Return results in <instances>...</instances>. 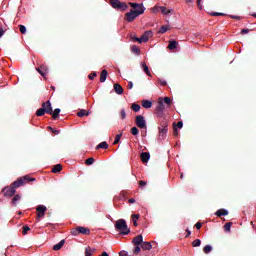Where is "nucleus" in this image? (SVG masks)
<instances>
[{"label":"nucleus","instance_id":"e433bc0d","mask_svg":"<svg viewBox=\"0 0 256 256\" xmlns=\"http://www.w3.org/2000/svg\"><path fill=\"white\" fill-rule=\"evenodd\" d=\"M28 231H30V228L28 226H23L22 227V235L28 234Z\"/></svg>","mask_w":256,"mask_h":256},{"label":"nucleus","instance_id":"8fccbe9b","mask_svg":"<svg viewBox=\"0 0 256 256\" xmlns=\"http://www.w3.org/2000/svg\"><path fill=\"white\" fill-rule=\"evenodd\" d=\"M88 77H89V79L93 80V79H95V77H97V73L93 72Z\"/></svg>","mask_w":256,"mask_h":256},{"label":"nucleus","instance_id":"58836bf2","mask_svg":"<svg viewBox=\"0 0 256 256\" xmlns=\"http://www.w3.org/2000/svg\"><path fill=\"white\" fill-rule=\"evenodd\" d=\"M141 249L143 248L139 247V245L135 246V249L133 250V254L135 255L139 254L141 252Z\"/></svg>","mask_w":256,"mask_h":256},{"label":"nucleus","instance_id":"6e6552de","mask_svg":"<svg viewBox=\"0 0 256 256\" xmlns=\"http://www.w3.org/2000/svg\"><path fill=\"white\" fill-rule=\"evenodd\" d=\"M136 125L140 129H147V121H145V117L142 115L136 116Z\"/></svg>","mask_w":256,"mask_h":256},{"label":"nucleus","instance_id":"72a5a7b5","mask_svg":"<svg viewBox=\"0 0 256 256\" xmlns=\"http://www.w3.org/2000/svg\"><path fill=\"white\" fill-rule=\"evenodd\" d=\"M231 222L225 223V225L223 226V229L225 230V232H229L231 230Z\"/></svg>","mask_w":256,"mask_h":256},{"label":"nucleus","instance_id":"6e6d98bb","mask_svg":"<svg viewBox=\"0 0 256 256\" xmlns=\"http://www.w3.org/2000/svg\"><path fill=\"white\" fill-rule=\"evenodd\" d=\"M247 33H249V29H242L241 31L242 35H246Z\"/></svg>","mask_w":256,"mask_h":256},{"label":"nucleus","instance_id":"f03ea898","mask_svg":"<svg viewBox=\"0 0 256 256\" xmlns=\"http://www.w3.org/2000/svg\"><path fill=\"white\" fill-rule=\"evenodd\" d=\"M29 181H35V179L29 178V176L19 178L12 183V186L3 188L2 193H16L15 189H17V187H21L25 185V183H29Z\"/></svg>","mask_w":256,"mask_h":256},{"label":"nucleus","instance_id":"b1692460","mask_svg":"<svg viewBox=\"0 0 256 256\" xmlns=\"http://www.w3.org/2000/svg\"><path fill=\"white\" fill-rule=\"evenodd\" d=\"M63 245H64V240H60V242H58V244H55L54 246H52V250L59 251Z\"/></svg>","mask_w":256,"mask_h":256},{"label":"nucleus","instance_id":"ea45409f","mask_svg":"<svg viewBox=\"0 0 256 256\" xmlns=\"http://www.w3.org/2000/svg\"><path fill=\"white\" fill-rule=\"evenodd\" d=\"M159 11H161V6H155L152 8V13L157 14Z\"/></svg>","mask_w":256,"mask_h":256},{"label":"nucleus","instance_id":"cd10ccee","mask_svg":"<svg viewBox=\"0 0 256 256\" xmlns=\"http://www.w3.org/2000/svg\"><path fill=\"white\" fill-rule=\"evenodd\" d=\"M59 113H61V109L56 108L54 111L52 110V117L53 119H57L59 117Z\"/></svg>","mask_w":256,"mask_h":256},{"label":"nucleus","instance_id":"5701e85b","mask_svg":"<svg viewBox=\"0 0 256 256\" xmlns=\"http://www.w3.org/2000/svg\"><path fill=\"white\" fill-rule=\"evenodd\" d=\"M141 67H142L144 73H146V75H148V77H151V72H149V66H147V64L145 62L141 63Z\"/></svg>","mask_w":256,"mask_h":256},{"label":"nucleus","instance_id":"dca6fc26","mask_svg":"<svg viewBox=\"0 0 256 256\" xmlns=\"http://www.w3.org/2000/svg\"><path fill=\"white\" fill-rule=\"evenodd\" d=\"M97 252V249L91 248V247H86L84 248V256H93Z\"/></svg>","mask_w":256,"mask_h":256},{"label":"nucleus","instance_id":"338daca9","mask_svg":"<svg viewBox=\"0 0 256 256\" xmlns=\"http://www.w3.org/2000/svg\"><path fill=\"white\" fill-rule=\"evenodd\" d=\"M231 19H239V16H230Z\"/></svg>","mask_w":256,"mask_h":256},{"label":"nucleus","instance_id":"c03bdc74","mask_svg":"<svg viewBox=\"0 0 256 256\" xmlns=\"http://www.w3.org/2000/svg\"><path fill=\"white\" fill-rule=\"evenodd\" d=\"M211 15H212V17H219V16H222V15H225V14L219 13V12H212Z\"/></svg>","mask_w":256,"mask_h":256},{"label":"nucleus","instance_id":"864d4df0","mask_svg":"<svg viewBox=\"0 0 256 256\" xmlns=\"http://www.w3.org/2000/svg\"><path fill=\"white\" fill-rule=\"evenodd\" d=\"M159 83L160 85H167V81H165L164 79H159Z\"/></svg>","mask_w":256,"mask_h":256},{"label":"nucleus","instance_id":"4be33fe9","mask_svg":"<svg viewBox=\"0 0 256 256\" xmlns=\"http://www.w3.org/2000/svg\"><path fill=\"white\" fill-rule=\"evenodd\" d=\"M114 91L117 95H123V87L119 84H114Z\"/></svg>","mask_w":256,"mask_h":256},{"label":"nucleus","instance_id":"0e129e2a","mask_svg":"<svg viewBox=\"0 0 256 256\" xmlns=\"http://www.w3.org/2000/svg\"><path fill=\"white\" fill-rule=\"evenodd\" d=\"M133 225H134L135 227H137V226H138V224H137V220H133Z\"/></svg>","mask_w":256,"mask_h":256},{"label":"nucleus","instance_id":"052dcab7","mask_svg":"<svg viewBox=\"0 0 256 256\" xmlns=\"http://www.w3.org/2000/svg\"><path fill=\"white\" fill-rule=\"evenodd\" d=\"M3 35H5V30L0 29V38L3 37Z\"/></svg>","mask_w":256,"mask_h":256},{"label":"nucleus","instance_id":"393cba45","mask_svg":"<svg viewBox=\"0 0 256 256\" xmlns=\"http://www.w3.org/2000/svg\"><path fill=\"white\" fill-rule=\"evenodd\" d=\"M63 169V166L61 164H57L52 168V173H60V171Z\"/></svg>","mask_w":256,"mask_h":256},{"label":"nucleus","instance_id":"9d476101","mask_svg":"<svg viewBox=\"0 0 256 256\" xmlns=\"http://www.w3.org/2000/svg\"><path fill=\"white\" fill-rule=\"evenodd\" d=\"M46 212V206L38 205L36 206V221H40L44 217V213Z\"/></svg>","mask_w":256,"mask_h":256},{"label":"nucleus","instance_id":"aec40b11","mask_svg":"<svg viewBox=\"0 0 256 256\" xmlns=\"http://www.w3.org/2000/svg\"><path fill=\"white\" fill-rule=\"evenodd\" d=\"M107 75H108L107 70H102L100 74V83H105V81H107Z\"/></svg>","mask_w":256,"mask_h":256},{"label":"nucleus","instance_id":"f704fd0d","mask_svg":"<svg viewBox=\"0 0 256 256\" xmlns=\"http://www.w3.org/2000/svg\"><path fill=\"white\" fill-rule=\"evenodd\" d=\"M168 30H169V28H167V26H162L160 28V30L158 31V33H160V34L167 33Z\"/></svg>","mask_w":256,"mask_h":256},{"label":"nucleus","instance_id":"4d7b16f0","mask_svg":"<svg viewBox=\"0 0 256 256\" xmlns=\"http://www.w3.org/2000/svg\"><path fill=\"white\" fill-rule=\"evenodd\" d=\"M139 185H140V187H145V185H147V182H145V181H140V182H139Z\"/></svg>","mask_w":256,"mask_h":256},{"label":"nucleus","instance_id":"f3484780","mask_svg":"<svg viewBox=\"0 0 256 256\" xmlns=\"http://www.w3.org/2000/svg\"><path fill=\"white\" fill-rule=\"evenodd\" d=\"M139 247L143 249V251H150L153 248L150 242H143L139 244Z\"/></svg>","mask_w":256,"mask_h":256},{"label":"nucleus","instance_id":"f257e3e1","mask_svg":"<svg viewBox=\"0 0 256 256\" xmlns=\"http://www.w3.org/2000/svg\"><path fill=\"white\" fill-rule=\"evenodd\" d=\"M129 5L132 9L125 14L124 19L127 23H133L137 17L145 13V6H143V4L133 2H129Z\"/></svg>","mask_w":256,"mask_h":256},{"label":"nucleus","instance_id":"79ce46f5","mask_svg":"<svg viewBox=\"0 0 256 256\" xmlns=\"http://www.w3.org/2000/svg\"><path fill=\"white\" fill-rule=\"evenodd\" d=\"M93 163H95V159L94 158H88L86 160V165H93Z\"/></svg>","mask_w":256,"mask_h":256},{"label":"nucleus","instance_id":"4c0bfd02","mask_svg":"<svg viewBox=\"0 0 256 256\" xmlns=\"http://www.w3.org/2000/svg\"><path fill=\"white\" fill-rule=\"evenodd\" d=\"M19 29H20V33H22L23 35H25V33H27V28L24 25H20Z\"/></svg>","mask_w":256,"mask_h":256},{"label":"nucleus","instance_id":"a878e982","mask_svg":"<svg viewBox=\"0 0 256 256\" xmlns=\"http://www.w3.org/2000/svg\"><path fill=\"white\" fill-rule=\"evenodd\" d=\"M96 149H109V144L107 142H101L100 144L97 145Z\"/></svg>","mask_w":256,"mask_h":256},{"label":"nucleus","instance_id":"680f3d73","mask_svg":"<svg viewBox=\"0 0 256 256\" xmlns=\"http://www.w3.org/2000/svg\"><path fill=\"white\" fill-rule=\"evenodd\" d=\"M187 235H185V238H189V236L191 235V231H189L188 229L186 230Z\"/></svg>","mask_w":256,"mask_h":256},{"label":"nucleus","instance_id":"0eeeda50","mask_svg":"<svg viewBox=\"0 0 256 256\" xmlns=\"http://www.w3.org/2000/svg\"><path fill=\"white\" fill-rule=\"evenodd\" d=\"M110 5L113 9H120L121 11H125L127 9V4L119 0H110Z\"/></svg>","mask_w":256,"mask_h":256},{"label":"nucleus","instance_id":"5fc2aeb1","mask_svg":"<svg viewBox=\"0 0 256 256\" xmlns=\"http://www.w3.org/2000/svg\"><path fill=\"white\" fill-rule=\"evenodd\" d=\"M177 128H178V129H183V122H181V121L178 122V123H177Z\"/></svg>","mask_w":256,"mask_h":256},{"label":"nucleus","instance_id":"473e14b6","mask_svg":"<svg viewBox=\"0 0 256 256\" xmlns=\"http://www.w3.org/2000/svg\"><path fill=\"white\" fill-rule=\"evenodd\" d=\"M78 117H85L87 115H89V112H87L86 110H80L78 113H77Z\"/></svg>","mask_w":256,"mask_h":256},{"label":"nucleus","instance_id":"a19ab883","mask_svg":"<svg viewBox=\"0 0 256 256\" xmlns=\"http://www.w3.org/2000/svg\"><path fill=\"white\" fill-rule=\"evenodd\" d=\"M132 135H139V129L137 127L131 128Z\"/></svg>","mask_w":256,"mask_h":256},{"label":"nucleus","instance_id":"c85d7f7f","mask_svg":"<svg viewBox=\"0 0 256 256\" xmlns=\"http://www.w3.org/2000/svg\"><path fill=\"white\" fill-rule=\"evenodd\" d=\"M46 110L44 108H39L37 111H36V115L37 117H43V115H45Z\"/></svg>","mask_w":256,"mask_h":256},{"label":"nucleus","instance_id":"09e8293b","mask_svg":"<svg viewBox=\"0 0 256 256\" xmlns=\"http://www.w3.org/2000/svg\"><path fill=\"white\" fill-rule=\"evenodd\" d=\"M132 218H133V221H137V220H139L140 215L139 214H133Z\"/></svg>","mask_w":256,"mask_h":256},{"label":"nucleus","instance_id":"a211bd4d","mask_svg":"<svg viewBox=\"0 0 256 256\" xmlns=\"http://www.w3.org/2000/svg\"><path fill=\"white\" fill-rule=\"evenodd\" d=\"M229 215V212L226 209H219L215 212V216L223 217Z\"/></svg>","mask_w":256,"mask_h":256},{"label":"nucleus","instance_id":"6ab92c4d","mask_svg":"<svg viewBox=\"0 0 256 256\" xmlns=\"http://www.w3.org/2000/svg\"><path fill=\"white\" fill-rule=\"evenodd\" d=\"M142 107H144V109H151V107H153V102L149 100H143Z\"/></svg>","mask_w":256,"mask_h":256},{"label":"nucleus","instance_id":"2f4dec72","mask_svg":"<svg viewBox=\"0 0 256 256\" xmlns=\"http://www.w3.org/2000/svg\"><path fill=\"white\" fill-rule=\"evenodd\" d=\"M191 245L193 247H200L201 246V240L200 239H195L193 240V242L191 243Z\"/></svg>","mask_w":256,"mask_h":256},{"label":"nucleus","instance_id":"ddd939ff","mask_svg":"<svg viewBox=\"0 0 256 256\" xmlns=\"http://www.w3.org/2000/svg\"><path fill=\"white\" fill-rule=\"evenodd\" d=\"M140 159L142 163H148L149 159H151V154H149V152H142L140 154Z\"/></svg>","mask_w":256,"mask_h":256},{"label":"nucleus","instance_id":"7c9ffc66","mask_svg":"<svg viewBox=\"0 0 256 256\" xmlns=\"http://www.w3.org/2000/svg\"><path fill=\"white\" fill-rule=\"evenodd\" d=\"M132 109L133 111H135V113H139V111H141V106L139 104H132Z\"/></svg>","mask_w":256,"mask_h":256},{"label":"nucleus","instance_id":"412c9836","mask_svg":"<svg viewBox=\"0 0 256 256\" xmlns=\"http://www.w3.org/2000/svg\"><path fill=\"white\" fill-rule=\"evenodd\" d=\"M160 11L162 15H170V13H173V9H167L165 6H161Z\"/></svg>","mask_w":256,"mask_h":256},{"label":"nucleus","instance_id":"bb28decb","mask_svg":"<svg viewBox=\"0 0 256 256\" xmlns=\"http://www.w3.org/2000/svg\"><path fill=\"white\" fill-rule=\"evenodd\" d=\"M177 45H178L177 41L172 40V41H170V43L168 45V49H170V50L177 49Z\"/></svg>","mask_w":256,"mask_h":256},{"label":"nucleus","instance_id":"c756f323","mask_svg":"<svg viewBox=\"0 0 256 256\" xmlns=\"http://www.w3.org/2000/svg\"><path fill=\"white\" fill-rule=\"evenodd\" d=\"M212 250L213 248L210 245H205V247H203V253L205 254L211 253Z\"/></svg>","mask_w":256,"mask_h":256},{"label":"nucleus","instance_id":"de8ad7c7","mask_svg":"<svg viewBox=\"0 0 256 256\" xmlns=\"http://www.w3.org/2000/svg\"><path fill=\"white\" fill-rule=\"evenodd\" d=\"M201 1L203 0H197L198 9H200V11L203 9V4H201Z\"/></svg>","mask_w":256,"mask_h":256},{"label":"nucleus","instance_id":"37998d69","mask_svg":"<svg viewBox=\"0 0 256 256\" xmlns=\"http://www.w3.org/2000/svg\"><path fill=\"white\" fill-rule=\"evenodd\" d=\"M121 119H125L127 117V113L125 112V109H122L120 112Z\"/></svg>","mask_w":256,"mask_h":256},{"label":"nucleus","instance_id":"39448f33","mask_svg":"<svg viewBox=\"0 0 256 256\" xmlns=\"http://www.w3.org/2000/svg\"><path fill=\"white\" fill-rule=\"evenodd\" d=\"M168 124H167V122H165V121H162L161 123H160V125L158 126V139H159V141H163V139H165V137H167V131H169L168 130Z\"/></svg>","mask_w":256,"mask_h":256},{"label":"nucleus","instance_id":"3c124183","mask_svg":"<svg viewBox=\"0 0 256 256\" xmlns=\"http://www.w3.org/2000/svg\"><path fill=\"white\" fill-rule=\"evenodd\" d=\"M202 227L201 222H197V224H195V228H197V230H200Z\"/></svg>","mask_w":256,"mask_h":256},{"label":"nucleus","instance_id":"20e7f679","mask_svg":"<svg viewBox=\"0 0 256 256\" xmlns=\"http://www.w3.org/2000/svg\"><path fill=\"white\" fill-rule=\"evenodd\" d=\"M70 235L76 237L79 235H91V230L89 228L83 227V226H78L76 228H72L70 230Z\"/></svg>","mask_w":256,"mask_h":256},{"label":"nucleus","instance_id":"69168bd1","mask_svg":"<svg viewBox=\"0 0 256 256\" xmlns=\"http://www.w3.org/2000/svg\"><path fill=\"white\" fill-rule=\"evenodd\" d=\"M101 256H109V254L107 252H103V254H101Z\"/></svg>","mask_w":256,"mask_h":256},{"label":"nucleus","instance_id":"423d86ee","mask_svg":"<svg viewBox=\"0 0 256 256\" xmlns=\"http://www.w3.org/2000/svg\"><path fill=\"white\" fill-rule=\"evenodd\" d=\"M149 37H153V31L151 30L146 31L144 35L140 38L131 35V39H133L134 41H138V43H147V41H149Z\"/></svg>","mask_w":256,"mask_h":256},{"label":"nucleus","instance_id":"e2e57ef3","mask_svg":"<svg viewBox=\"0 0 256 256\" xmlns=\"http://www.w3.org/2000/svg\"><path fill=\"white\" fill-rule=\"evenodd\" d=\"M129 203H130V204H134V203H135V198L129 199Z\"/></svg>","mask_w":256,"mask_h":256},{"label":"nucleus","instance_id":"774afa93","mask_svg":"<svg viewBox=\"0 0 256 256\" xmlns=\"http://www.w3.org/2000/svg\"><path fill=\"white\" fill-rule=\"evenodd\" d=\"M186 3H193V0H186Z\"/></svg>","mask_w":256,"mask_h":256},{"label":"nucleus","instance_id":"c9c22d12","mask_svg":"<svg viewBox=\"0 0 256 256\" xmlns=\"http://www.w3.org/2000/svg\"><path fill=\"white\" fill-rule=\"evenodd\" d=\"M121 137H122V134H117L113 144L117 145V143H119V141H121Z\"/></svg>","mask_w":256,"mask_h":256},{"label":"nucleus","instance_id":"9b49d317","mask_svg":"<svg viewBox=\"0 0 256 256\" xmlns=\"http://www.w3.org/2000/svg\"><path fill=\"white\" fill-rule=\"evenodd\" d=\"M42 108H44V111L48 113V115H53V107L51 106L50 101H46L42 104Z\"/></svg>","mask_w":256,"mask_h":256},{"label":"nucleus","instance_id":"49530a36","mask_svg":"<svg viewBox=\"0 0 256 256\" xmlns=\"http://www.w3.org/2000/svg\"><path fill=\"white\" fill-rule=\"evenodd\" d=\"M119 256H131L127 251H121L119 252Z\"/></svg>","mask_w":256,"mask_h":256},{"label":"nucleus","instance_id":"2eb2a0df","mask_svg":"<svg viewBox=\"0 0 256 256\" xmlns=\"http://www.w3.org/2000/svg\"><path fill=\"white\" fill-rule=\"evenodd\" d=\"M163 111H165V104H163V98H159L157 112H158V114H161V113H163Z\"/></svg>","mask_w":256,"mask_h":256},{"label":"nucleus","instance_id":"1a4fd4ad","mask_svg":"<svg viewBox=\"0 0 256 256\" xmlns=\"http://www.w3.org/2000/svg\"><path fill=\"white\" fill-rule=\"evenodd\" d=\"M5 196H9L12 197V200L10 202V204L12 205V207H18V204L20 203V200L22 199V197L19 194H4Z\"/></svg>","mask_w":256,"mask_h":256},{"label":"nucleus","instance_id":"bf43d9fd","mask_svg":"<svg viewBox=\"0 0 256 256\" xmlns=\"http://www.w3.org/2000/svg\"><path fill=\"white\" fill-rule=\"evenodd\" d=\"M128 89H133V83L130 81V82H128Z\"/></svg>","mask_w":256,"mask_h":256},{"label":"nucleus","instance_id":"4468645a","mask_svg":"<svg viewBox=\"0 0 256 256\" xmlns=\"http://www.w3.org/2000/svg\"><path fill=\"white\" fill-rule=\"evenodd\" d=\"M132 243L133 245L139 246L146 242L143 241V235H137V237L133 238Z\"/></svg>","mask_w":256,"mask_h":256},{"label":"nucleus","instance_id":"a18cd8bd","mask_svg":"<svg viewBox=\"0 0 256 256\" xmlns=\"http://www.w3.org/2000/svg\"><path fill=\"white\" fill-rule=\"evenodd\" d=\"M164 103H166V105H171V98L165 97L164 98Z\"/></svg>","mask_w":256,"mask_h":256},{"label":"nucleus","instance_id":"f8f14e48","mask_svg":"<svg viewBox=\"0 0 256 256\" xmlns=\"http://www.w3.org/2000/svg\"><path fill=\"white\" fill-rule=\"evenodd\" d=\"M36 71H38L42 77H45V75L49 73V68L45 65H41L39 68H36Z\"/></svg>","mask_w":256,"mask_h":256},{"label":"nucleus","instance_id":"7ed1b4c3","mask_svg":"<svg viewBox=\"0 0 256 256\" xmlns=\"http://www.w3.org/2000/svg\"><path fill=\"white\" fill-rule=\"evenodd\" d=\"M115 229L123 235H129L131 233V230L127 227V221L125 219H119L115 223Z\"/></svg>","mask_w":256,"mask_h":256},{"label":"nucleus","instance_id":"603ef678","mask_svg":"<svg viewBox=\"0 0 256 256\" xmlns=\"http://www.w3.org/2000/svg\"><path fill=\"white\" fill-rule=\"evenodd\" d=\"M132 51L133 53H139V49L137 48V46H133Z\"/></svg>","mask_w":256,"mask_h":256},{"label":"nucleus","instance_id":"13d9d810","mask_svg":"<svg viewBox=\"0 0 256 256\" xmlns=\"http://www.w3.org/2000/svg\"><path fill=\"white\" fill-rule=\"evenodd\" d=\"M52 133H54V135H59L61 133V131L53 129Z\"/></svg>","mask_w":256,"mask_h":256}]
</instances>
